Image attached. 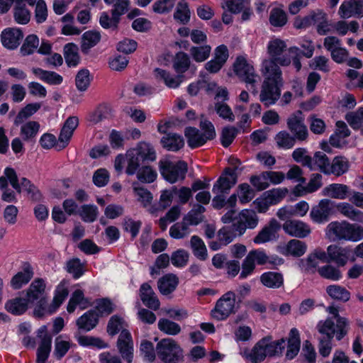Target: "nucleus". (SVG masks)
I'll use <instances>...</instances> for the list:
<instances>
[{
  "label": "nucleus",
  "instance_id": "nucleus-1",
  "mask_svg": "<svg viewBox=\"0 0 363 363\" xmlns=\"http://www.w3.org/2000/svg\"><path fill=\"white\" fill-rule=\"evenodd\" d=\"M286 43L279 38L272 39L267 45V53L270 58L269 60H274L281 66H289L291 61L297 71L301 68V63L300 62L301 50L297 47H291L284 53L286 50Z\"/></svg>",
  "mask_w": 363,
  "mask_h": 363
},
{
  "label": "nucleus",
  "instance_id": "nucleus-2",
  "mask_svg": "<svg viewBox=\"0 0 363 363\" xmlns=\"http://www.w3.org/2000/svg\"><path fill=\"white\" fill-rule=\"evenodd\" d=\"M285 340L272 342L270 338H263L257 342L251 349L243 348L240 354L245 359L252 363H259L263 361L267 356H273L279 354L284 349Z\"/></svg>",
  "mask_w": 363,
  "mask_h": 363
},
{
  "label": "nucleus",
  "instance_id": "nucleus-3",
  "mask_svg": "<svg viewBox=\"0 0 363 363\" xmlns=\"http://www.w3.org/2000/svg\"><path fill=\"white\" fill-rule=\"evenodd\" d=\"M325 233V238L331 242H357L363 239V227L345 220L333 221L326 226Z\"/></svg>",
  "mask_w": 363,
  "mask_h": 363
},
{
  "label": "nucleus",
  "instance_id": "nucleus-4",
  "mask_svg": "<svg viewBox=\"0 0 363 363\" xmlns=\"http://www.w3.org/2000/svg\"><path fill=\"white\" fill-rule=\"evenodd\" d=\"M200 128L203 133L194 127H187L184 130V135L187 144L191 148H196L204 145L208 140L216 137V130L212 123L203 116L200 121Z\"/></svg>",
  "mask_w": 363,
  "mask_h": 363
},
{
  "label": "nucleus",
  "instance_id": "nucleus-5",
  "mask_svg": "<svg viewBox=\"0 0 363 363\" xmlns=\"http://www.w3.org/2000/svg\"><path fill=\"white\" fill-rule=\"evenodd\" d=\"M348 328L349 321L347 318H338L335 323L332 318H327L320 320L316 325L320 334L330 339L335 337L337 340H341L347 334Z\"/></svg>",
  "mask_w": 363,
  "mask_h": 363
},
{
  "label": "nucleus",
  "instance_id": "nucleus-6",
  "mask_svg": "<svg viewBox=\"0 0 363 363\" xmlns=\"http://www.w3.org/2000/svg\"><path fill=\"white\" fill-rule=\"evenodd\" d=\"M236 311V296L233 291L225 293L216 303L211 312V317L217 320L227 319Z\"/></svg>",
  "mask_w": 363,
  "mask_h": 363
},
{
  "label": "nucleus",
  "instance_id": "nucleus-7",
  "mask_svg": "<svg viewBox=\"0 0 363 363\" xmlns=\"http://www.w3.org/2000/svg\"><path fill=\"white\" fill-rule=\"evenodd\" d=\"M233 72L247 85L255 86V84L258 82L259 76L254 66L248 62L245 55H239L236 57L233 63Z\"/></svg>",
  "mask_w": 363,
  "mask_h": 363
},
{
  "label": "nucleus",
  "instance_id": "nucleus-8",
  "mask_svg": "<svg viewBox=\"0 0 363 363\" xmlns=\"http://www.w3.org/2000/svg\"><path fill=\"white\" fill-rule=\"evenodd\" d=\"M186 171V164L182 161L175 162L164 160L160 162L161 174L170 184H174L180 179H184Z\"/></svg>",
  "mask_w": 363,
  "mask_h": 363
},
{
  "label": "nucleus",
  "instance_id": "nucleus-9",
  "mask_svg": "<svg viewBox=\"0 0 363 363\" xmlns=\"http://www.w3.org/2000/svg\"><path fill=\"white\" fill-rule=\"evenodd\" d=\"M5 175L8 177L9 181L13 188L18 193L26 191L30 194L35 199L40 198V194L37 188L31 184L26 178H21L20 183L18 181L17 175L15 170L12 168L7 167L4 170Z\"/></svg>",
  "mask_w": 363,
  "mask_h": 363
},
{
  "label": "nucleus",
  "instance_id": "nucleus-10",
  "mask_svg": "<svg viewBox=\"0 0 363 363\" xmlns=\"http://www.w3.org/2000/svg\"><path fill=\"white\" fill-rule=\"evenodd\" d=\"M259 222L256 212L250 209L242 210L237 217V222L233 224L234 230L238 235H243L247 228H255Z\"/></svg>",
  "mask_w": 363,
  "mask_h": 363
},
{
  "label": "nucleus",
  "instance_id": "nucleus-11",
  "mask_svg": "<svg viewBox=\"0 0 363 363\" xmlns=\"http://www.w3.org/2000/svg\"><path fill=\"white\" fill-rule=\"evenodd\" d=\"M182 357V351L171 338L160 341V359L166 363H177Z\"/></svg>",
  "mask_w": 363,
  "mask_h": 363
},
{
  "label": "nucleus",
  "instance_id": "nucleus-12",
  "mask_svg": "<svg viewBox=\"0 0 363 363\" xmlns=\"http://www.w3.org/2000/svg\"><path fill=\"white\" fill-rule=\"evenodd\" d=\"M278 65L274 60H263L260 67L263 82L283 84L282 72Z\"/></svg>",
  "mask_w": 363,
  "mask_h": 363
},
{
  "label": "nucleus",
  "instance_id": "nucleus-13",
  "mask_svg": "<svg viewBox=\"0 0 363 363\" xmlns=\"http://www.w3.org/2000/svg\"><path fill=\"white\" fill-rule=\"evenodd\" d=\"M333 213V202L329 199H322L313 206L310 212V218L315 223L326 222Z\"/></svg>",
  "mask_w": 363,
  "mask_h": 363
},
{
  "label": "nucleus",
  "instance_id": "nucleus-14",
  "mask_svg": "<svg viewBox=\"0 0 363 363\" xmlns=\"http://www.w3.org/2000/svg\"><path fill=\"white\" fill-rule=\"evenodd\" d=\"M282 228L285 233L298 238H305L311 233L310 225L298 219L286 220L283 224Z\"/></svg>",
  "mask_w": 363,
  "mask_h": 363
},
{
  "label": "nucleus",
  "instance_id": "nucleus-15",
  "mask_svg": "<svg viewBox=\"0 0 363 363\" xmlns=\"http://www.w3.org/2000/svg\"><path fill=\"white\" fill-rule=\"evenodd\" d=\"M287 127L299 140H305L308 137V130L304 124V118L301 111H297L287 118Z\"/></svg>",
  "mask_w": 363,
  "mask_h": 363
},
{
  "label": "nucleus",
  "instance_id": "nucleus-16",
  "mask_svg": "<svg viewBox=\"0 0 363 363\" xmlns=\"http://www.w3.org/2000/svg\"><path fill=\"white\" fill-rule=\"evenodd\" d=\"M255 196V191L250 184L247 183L240 184L238 186L235 193L227 199L228 206L234 208L238 199L241 204L248 203Z\"/></svg>",
  "mask_w": 363,
  "mask_h": 363
},
{
  "label": "nucleus",
  "instance_id": "nucleus-17",
  "mask_svg": "<svg viewBox=\"0 0 363 363\" xmlns=\"http://www.w3.org/2000/svg\"><path fill=\"white\" fill-rule=\"evenodd\" d=\"M237 179L235 169H226L213 184L212 191L214 194H228L230 189L236 184Z\"/></svg>",
  "mask_w": 363,
  "mask_h": 363
},
{
  "label": "nucleus",
  "instance_id": "nucleus-18",
  "mask_svg": "<svg viewBox=\"0 0 363 363\" xmlns=\"http://www.w3.org/2000/svg\"><path fill=\"white\" fill-rule=\"evenodd\" d=\"M281 225L276 219H271L253 238V242L257 245H261L276 240Z\"/></svg>",
  "mask_w": 363,
  "mask_h": 363
},
{
  "label": "nucleus",
  "instance_id": "nucleus-19",
  "mask_svg": "<svg viewBox=\"0 0 363 363\" xmlns=\"http://www.w3.org/2000/svg\"><path fill=\"white\" fill-rule=\"evenodd\" d=\"M281 86L282 84L263 82L259 94L260 101L266 106L274 105L280 97Z\"/></svg>",
  "mask_w": 363,
  "mask_h": 363
},
{
  "label": "nucleus",
  "instance_id": "nucleus-20",
  "mask_svg": "<svg viewBox=\"0 0 363 363\" xmlns=\"http://www.w3.org/2000/svg\"><path fill=\"white\" fill-rule=\"evenodd\" d=\"M117 347L122 357L128 363H131L133 357V340L128 330H123L120 333Z\"/></svg>",
  "mask_w": 363,
  "mask_h": 363
},
{
  "label": "nucleus",
  "instance_id": "nucleus-21",
  "mask_svg": "<svg viewBox=\"0 0 363 363\" xmlns=\"http://www.w3.org/2000/svg\"><path fill=\"white\" fill-rule=\"evenodd\" d=\"M40 342L37 350V363H45L51 351L52 337L47 332V328L42 326L38 332Z\"/></svg>",
  "mask_w": 363,
  "mask_h": 363
},
{
  "label": "nucleus",
  "instance_id": "nucleus-22",
  "mask_svg": "<svg viewBox=\"0 0 363 363\" xmlns=\"http://www.w3.org/2000/svg\"><path fill=\"white\" fill-rule=\"evenodd\" d=\"M338 15L342 19L363 17V0L344 1L339 8Z\"/></svg>",
  "mask_w": 363,
  "mask_h": 363
},
{
  "label": "nucleus",
  "instance_id": "nucleus-23",
  "mask_svg": "<svg viewBox=\"0 0 363 363\" xmlns=\"http://www.w3.org/2000/svg\"><path fill=\"white\" fill-rule=\"evenodd\" d=\"M323 177L318 173L312 174L306 186L297 184L293 189V194L296 196H304L318 191L323 185Z\"/></svg>",
  "mask_w": 363,
  "mask_h": 363
},
{
  "label": "nucleus",
  "instance_id": "nucleus-24",
  "mask_svg": "<svg viewBox=\"0 0 363 363\" xmlns=\"http://www.w3.org/2000/svg\"><path fill=\"white\" fill-rule=\"evenodd\" d=\"M350 250L337 245H330L327 247L328 261L334 262L338 267L345 266L348 260Z\"/></svg>",
  "mask_w": 363,
  "mask_h": 363
},
{
  "label": "nucleus",
  "instance_id": "nucleus-25",
  "mask_svg": "<svg viewBox=\"0 0 363 363\" xmlns=\"http://www.w3.org/2000/svg\"><path fill=\"white\" fill-rule=\"evenodd\" d=\"M79 125V118L77 116H69L65 122L59 138L60 148L66 147L71 140L73 133Z\"/></svg>",
  "mask_w": 363,
  "mask_h": 363
},
{
  "label": "nucleus",
  "instance_id": "nucleus-26",
  "mask_svg": "<svg viewBox=\"0 0 363 363\" xmlns=\"http://www.w3.org/2000/svg\"><path fill=\"white\" fill-rule=\"evenodd\" d=\"M305 242L297 239L290 240L286 244L279 247V252L285 256L301 257L307 251Z\"/></svg>",
  "mask_w": 363,
  "mask_h": 363
},
{
  "label": "nucleus",
  "instance_id": "nucleus-27",
  "mask_svg": "<svg viewBox=\"0 0 363 363\" xmlns=\"http://www.w3.org/2000/svg\"><path fill=\"white\" fill-rule=\"evenodd\" d=\"M350 187L343 184L333 183L325 186L321 191L323 196L334 199L344 200L348 198Z\"/></svg>",
  "mask_w": 363,
  "mask_h": 363
},
{
  "label": "nucleus",
  "instance_id": "nucleus-28",
  "mask_svg": "<svg viewBox=\"0 0 363 363\" xmlns=\"http://www.w3.org/2000/svg\"><path fill=\"white\" fill-rule=\"evenodd\" d=\"M23 38V34L20 29L9 28L4 29L1 35L2 45L11 50L16 48Z\"/></svg>",
  "mask_w": 363,
  "mask_h": 363
},
{
  "label": "nucleus",
  "instance_id": "nucleus-29",
  "mask_svg": "<svg viewBox=\"0 0 363 363\" xmlns=\"http://www.w3.org/2000/svg\"><path fill=\"white\" fill-rule=\"evenodd\" d=\"M45 283L42 279H35L27 290V301L34 302L39 301L43 304L45 301Z\"/></svg>",
  "mask_w": 363,
  "mask_h": 363
},
{
  "label": "nucleus",
  "instance_id": "nucleus-30",
  "mask_svg": "<svg viewBox=\"0 0 363 363\" xmlns=\"http://www.w3.org/2000/svg\"><path fill=\"white\" fill-rule=\"evenodd\" d=\"M33 277V267L28 263L23 265L22 271L18 272L11 280V286L14 289H21L26 285Z\"/></svg>",
  "mask_w": 363,
  "mask_h": 363
},
{
  "label": "nucleus",
  "instance_id": "nucleus-31",
  "mask_svg": "<svg viewBox=\"0 0 363 363\" xmlns=\"http://www.w3.org/2000/svg\"><path fill=\"white\" fill-rule=\"evenodd\" d=\"M132 186L135 195L138 196V201H140L143 207L146 208L151 214L157 216V208L151 205L153 199L152 194L146 189L139 187L137 182H133Z\"/></svg>",
  "mask_w": 363,
  "mask_h": 363
},
{
  "label": "nucleus",
  "instance_id": "nucleus-32",
  "mask_svg": "<svg viewBox=\"0 0 363 363\" xmlns=\"http://www.w3.org/2000/svg\"><path fill=\"white\" fill-rule=\"evenodd\" d=\"M160 142L164 148L173 152L178 151L184 145L183 138L174 133H164Z\"/></svg>",
  "mask_w": 363,
  "mask_h": 363
},
{
  "label": "nucleus",
  "instance_id": "nucleus-33",
  "mask_svg": "<svg viewBox=\"0 0 363 363\" xmlns=\"http://www.w3.org/2000/svg\"><path fill=\"white\" fill-rule=\"evenodd\" d=\"M179 284V278L176 274H167L160 278V294L170 297Z\"/></svg>",
  "mask_w": 363,
  "mask_h": 363
},
{
  "label": "nucleus",
  "instance_id": "nucleus-34",
  "mask_svg": "<svg viewBox=\"0 0 363 363\" xmlns=\"http://www.w3.org/2000/svg\"><path fill=\"white\" fill-rule=\"evenodd\" d=\"M300 345L299 332L296 328H294L289 333L286 357L289 359H294L299 352Z\"/></svg>",
  "mask_w": 363,
  "mask_h": 363
},
{
  "label": "nucleus",
  "instance_id": "nucleus-35",
  "mask_svg": "<svg viewBox=\"0 0 363 363\" xmlns=\"http://www.w3.org/2000/svg\"><path fill=\"white\" fill-rule=\"evenodd\" d=\"M98 320V314L95 311L90 310L77 319V325L79 329L89 331L96 326Z\"/></svg>",
  "mask_w": 363,
  "mask_h": 363
},
{
  "label": "nucleus",
  "instance_id": "nucleus-36",
  "mask_svg": "<svg viewBox=\"0 0 363 363\" xmlns=\"http://www.w3.org/2000/svg\"><path fill=\"white\" fill-rule=\"evenodd\" d=\"M336 208L345 217L353 221L363 222V212L354 208L350 203L347 202L339 203L336 205Z\"/></svg>",
  "mask_w": 363,
  "mask_h": 363
},
{
  "label": "nucleus",
  "instance_id": "nucleus-37",
  "mask_svg": "<svg viewBox=\"0 0 363 363\" xmlns=\"http://www.w3.org/2000/svg\"><path fill=\"white\" fill-rule=\"evenodd\" d=\"M350 168V162L347 158L343 156H336L330 163L328 174L335 176H341L346 173Z\"/></svg>",
  "mask_w": 363,
  "mask_h": 363
},
{
  "label": "nucleus",
  "instance_id": "nucleus-38",
  "mask_svg": "<svg viewBox=\"0 0 363 363\" xmlns=\"http://www.w3.org/2000/svg\"><path fill=\"white\" fill-rule=\"evenodd\" d=\"M140 297L143 303L150 308L156 309L159 306L155 294L147 283L141 285L140 288Z\"/></svg>",
  "mask_w": 363,
  "mask_h": 363
},
{
  "label": "nucleus",
  "instance_id": "nucleus-39",
  "mask_svg": "<svg viewBox=\"0 0 363 363\" xmlns=\"http://www.w3.org/2000/svg\"><path fill=\"white\" fill-rule=\"evenodd\" d=\"M318 274L323 279L337 281L342 278V273L340 267L327 264L317 269Z\"/></svg>",
  "mask_w": 363,
  "mask_h": 363
},
{
  "label": "nucleus",
  "instance_id": "nucleus-40",
  "mask_svg": "<svg viewBox=\"0 0 363 363\" xmlns=\"http://www.w3.org/2000/svg\"><path fill=\"white\" fill-rule=\"evenodd\" d=\"M28 303L26 298L16 297L6 301L5 308L9 313L19 315L26 312Z\"/></svg>",
  "mask_w": 363,
  "mask_h": 363
},
{
  "label": "nucleus",
  "instance_id": "nucleus-41",
  "mask_svg": "<svg viewBox=\"0 0 363 363\" xmlns=\"http://www.w3.org/2000/svg\"><path fill=\"white\" fill-rule=\"evenodd\" d=\"M135 154L143 162H152L156 160L157 154L153 147L146 143H140L137 147L132 149Z\"/></svg>",
  "mask_w": 363,
  "mask_h": 363
},
{
  "label": "nucleus",
  "instance_id": "nucleus-42",
  "mask_svg": "<svg viewBox=\"0 0 363 363\" xmlns=\"http://www.w3.org/2000/svg\"><path fill=\"white\" fill-rule=\"evenodd\" d=\"M79 306L81 309H85L90 306V303L84 296L82 290L77 289L73 292L67 304V311L73 313L77 306Z\"/></svg>",
  "mask_w": 363,
  "mask_h": 363
},
{
  "label": "nucleus",
  "instance_id": "nucleus-43",
  "mask_svg": "<svg viewBox=\"0 0 363 363\" xmlns=\"http://www.w3.org/2000/svg\"><path fill=\"white\" fill-rule=\"evenodd\" d=\"M20 125V135L25 141L35 138L40 128V123L35 121H29L26 123L23 122Z\"/></svg>",
  "mask_w": 363,
  "mask_h": 363
},
{
  "label": "nucleus",
  "instance_id": "nucleus-44",
  "mask_svg": "<svg viewBox=\"0 0 363 363\" xmlns=\"http://www.w3.org/2000/svg\"><path fill=\"white\" fill-rule=\"evenodd\" d=\"M327 294L332 298L341 302H347L350 298V293L344 286L331 284L326 288Z\"/></svg>",
  "mask_w": 363,
  "mask_h": 363
},
{
  "label": "nucleus",
  "instance_id": "nucleus-45",
  "mask_svg": "<svg viewBox=\"0 0 363 363\" xmlns=\"http://www.w3.org/2000/svg\"><path fill=\"white\" fill-rule=\"evenodd\" d=\"M33 74L40 80L53 85L60 84L63 78L55 72L46 71L40 68L33 69Z\"/></svg>",
  "mask_w": 363,
  "mask_h": 363
},
{
  "label": "nucleus",
  "instance_id": "nucleus-46",
  "mask_svg": "<svg viewBox=\"0 0 363 363\" xmlns=\"http://www.w3.org/2000/svg\"><path fill=\"white\" fill-rule=\"evenodd\" d=\"M64 56L69 67L77 66L80 61L77 45L72 43L66 44L64 47Z\"/></svg>",
  "mask_w": 363,
  "mask_h": 363
},
{
  "label": "nucleus",
  "instance_id": "nucleus-47",
  "mask_svg": "<svg viewBox=\"0 0 363 363\" xmlns=\"http://www.w3.org/2000/svg\"><path fill=\"white\" fill-rule=\"evenodd\" d=\"M311 165L313 167L311 170H320L323 173L328 174L330 166L328 157L322 152H316L313 157H311Z\"/></svg>",
  "mask_w": 363,
  "mask_h": 363
},
{
  "label": "nucleus",
  "instance_id": "nucleus-48",
  "mask_svg": "<svg viewBox=\"0 0 363 363\" xmlns=\"http://www.w3.org/2000/svg\"><path fill=\"white\" fill-rule=\"evenodd\" d=\"M190 245L193 254L201 260H205L208 257L207 249L205 243L197 235H193L190 240Z\"/></svg>",
  "mask_w": 363,
  "mask_h": 363
},
{
  "label": "nucleus",
  "instance_id": "nucleus-49",
  "mask_svg": "<svg viewBox=\"0 0 363 363\" xmlns=\"http://www.w3.org/2000/svg\"><path fill=\"white\" fill-rule=\"evenodd\" d=\"M68 296L67 286L65 283H60L56 288L55 296L52 301L51 308L48 310V313H54L57 308L63 303Z\"/></svg>",
  "mask_w": 363,
  "mask_h": 363
},
{
  "label": "nucleus",
  "instance_id": "nucleus-50",
  "mask_svg": "<svg viewBox=\"0 0 363 363\" xmlns=\"http://www.w3.org/2000/svg\"><path fill=\"white\" fill-rule=\"evenodd\" d=\"M41 107L40 104L33 103L26 105L23 108L16 116L14 120V124L19 125L21 123L24 122L27 118L33 116L36 113Z\"/></svg>",
  "mask_w": 363,
  "mask_h": 363
},
{
  "label": "nucleus",
  "instance_id": "nucleus-51",
  "mask_svg": "<svg viewBox=\"0 0 363 363\" xmlns=\"http://www.w3.org/2000/svg\"><path fill=\"white\" fill-rule=\"evenodd\" d=\"M289 190L286 187L274 188L264 193L271 206L280 203L288 194Z\"/></svg>",
  "mask_w": 363,
  "mask_h": 363
},
{
  "label": "nucleus",
  "instance_id": "nucleus-52",
  "mask_svg": "<svg viewBox=\"0 0 363 363\" xmlns=\"http://www.w3.org/2000/svg\"><path fill=\"white\" fill-rule=\"evenodd\" d=\"M127 327L128 325L123 318L118 315H113L108 323L107 333L113 336L119 332L121 333L123 330H127Z\"/></svg>",
  "mask_w": 363,
  "mask_h": 363
},
{
  "label": "nucleus",
  "instance_id": "nucleus-53",
  "mask_svg": "<svg viewBox=\"0 0 363 363\" xmlns=\"http://www.w3.org/2000/svg\"><path fill=\"white\" fill-rule=\"evenodd\" d=\"M100 40V34L95 31H86L82 38V51L87 52L90 48L95 46Z\"/></svg>",
  "mask_w": 363,
  "mask_h": 363
},
{
  "label": "nucleus",
  "instance_id": "nucleus-54",
  "mask_svg": "<svg viewBox=\"0 0 363 363\" xmlns=\"http://www.w3.org/2000/svg\"><path fill=\"white\" fill-rule=\"evenodd\" d=\"M191 61L189 55L183 52H179L176 54L173 67L177 72L184 73L190 67Z\"/></svg>",
  "mask_w": 363,
  "mask_h": 363
},
{
  "label": "nucleus",
  "instance_id": "nucleus-55",
  "mask_svg": "<svg viewBox=\"0 0 363 363\" xmlns=\"http://www.w3.org/2000/svg\"><path fill=\"white\" fill-rule=\"evenodd\" d=\"M262 283L269 288H279L283 284V277L279 273L267 272L261 276Z\"/></svg>",
  "mask_w": 363,
  "mask_h": 363
},
{
  "label": "nucleus",
  "instance_id": "nucleus-56",
  "mask_svg": "<svg viewBox=\"0 0 363 363\" xmlns=\"http://www.w3.org/2000/svg\"><path fill=\"white\" fill-rule=\"evenodd\" d=\"M205 208L202 206H196L192 208L183 218L189 225H196L203 220V213Z\"/></svg>",
  "mask_w": 363,
  "mask_h": 363
},
{
  "label": "nucleus",
  "instance_id": "nucleus-57",
  "mask_svg": "<svg viewBox=\"0 0 363 363\" xmlns=\"http://www.w3.org/2000/svg\"><path fill=\"white\" fill-rule=\"evenodd\" d=\"M69 340H64L62 335L58 336L55 340L54 355L57 359L62 358L72 345Z\"/></svg>",
  "mask_w": 363,
  "mask_h": 363
},
{
  "label": "nucleus",
  "instance_id": "nucleus-58",
  "mask_svg": "<svg viewBox=\"0 0 363 363\" xmlns=\"http://www.w3.org/2000/svg\"><path fill=\"white\" fill-rule=\"evenodd\" d=\"M190 10L186 2L181 1L177 4L174 18L181 23L186 24L190 20Z\"/></svg>",
  "mask_w": 363,
  "mask_h": 363
},
{
  "label": "nucleus",
  "instance_id": "nucleus-59",
  "mask_svg": "<svg viewBox=\"0 0 363 363\" xmlns=\"http://www.w3.org/2000/svg\"><path fill=\"white\" fill-rule=\"evenodd\" d=\"M319 261L310 253L306 258L298 261V265L301 271L308 273H314L319 267Z\"/></svg>",
  "mask_w": 363,
  "mask_h": 363
},
{
  "label": "nucleus",
  "instance_id": "nucleus-60",
  "mask_svg": "<svg viewBox=\"0 0 363 363\" xmlns=\"http://www.w3.org/2000/svg\"><path fill=\"white\" fill-rule=\"evenodd\" d=\"M295 137L288 132L282 130L279 132L274 138L277 146L283 149H290L295 144Z\"/></svg>",
  "mask_w": 363,
  "mask_h": 363
},
{
  "label": "nucleus",
  "instance_id": "nucleus-61",
  "mask_svg": "<svg viewBox=\"0 0 363 363\" xmlns=\"http://www.w3.org/2000/svg\"><path fill=\"white\" fill-rule=\"evenodd\" d=\"M211 47L208 45L203 46H193L190 49V55L192 58L198 62L205 61L210 55Z\"/></svg>",
  "mask_w": 363,
  "mask_h": 363
},
{
  "label": "nucleus",
  "instance_id": "nucleus-62",
  "mask_svg": "<svg viewBox=\"0 0 363 363\" xmlns=\"http://www.w3.org/2000/svg\"><path fill=\"white\" fill-rule=\"evenodd\" d=\"M162 315L176 320H182L187 318L189 316V313L186 310L179 307H163L162 308Z\"/></svg>",
  "mask_w": 363,
  "mask_h": 363
},
{
  "label": "nucleus",
  "instance_id": "nucleus-63",
  "mask_svg": "<svg viewBox=\"0 0 363 363\" xmlns=\"http://www.w3.org/2000/svg\"><path fill=\"white\" fill-rule=\"evenodd\" d=\"M291 156L295 162L309 169L313 168L311 163L312 157L308 155V150L306 148L299 147L295 149Z\"/></svg>",
  "mask_w": 363,
  "mask_h": 363
},
{
  "label": "nucleus",
  "instance_id": "nucleus-64",
  "mask_svg": "<svg viewBox=\"0 0 363 363\" xmlns=\"http://www.w3.org/2000/svg\"><path fill=\"white\" fill-rule=\"evenodd\" d=\"M345 120L353 129H359L363 123V107L346 114Z\"/></svg>",
  "mask_w": 363,
  "mask_h": 363
}]
</instances>
